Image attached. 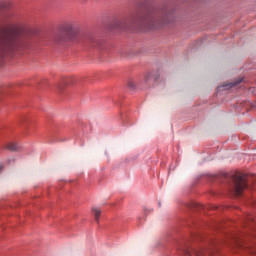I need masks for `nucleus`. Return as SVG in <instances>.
<instances>
[{"mask_svg": "<svg viewBox=\"0 0 256 256\" xmlns=\"http://www.w3.org/2000/svg\"><path fill=\"white\" fill-rule=\"evenodd\" d=\"M3 171V165H0V173Z\"/></svg>", "mask_w": 256, "mask_h": 256, "instance_id": "12", "label": "nucleus"}, {"mask_svg": "<svg viewBox=\"0 0 256 256\" xmlns=\"http://www.w3.org/2000/svg\"><path fill=\"white\" fill-rule=\"evenodd\" d=\"M21 45H23V34L20 29L10 28L0 32V57Z\"/></svg>", "mask_w": 256, "mask_h": 256, "instance_id": "2", "label": "nucleus"}, {"mask_svg": "<svg viewBox=\"0 0 256 256\" xmlns=\"http://www.w3.org/2000/svg\"><path fill=\"white\" fill-rule=\"evenodd\" d=\"M128 87H129V89H135V82L129 81L128 82Z\"/></svg>", "mask_w": 256, "mask_h": 256, "instance_id": "10", "label": "nucleus"}, {"mask_svg": "<svg viewBox=\"0 0 256 256\" xmlns=\"http://www.w3.org/2000/svg\"><path fill=\"white\" fill-rule=\"evenodd\" d=\"M217 245V242L215 240H210L209 246L207 248L201 249V250H193V252L189 250H185L184 253L186 256H208L212 255L213 248Z\"/></svg>", "mask_w": 256, "mask_h": 256, "instance_id": "5", "label": "nucleus"}, {"mask_svg": "<svg viewBox=\"0 0 256 256\" xmlns=\"http://www.w3.org/2000/svg\"><path fill=\"white\" fill-rule=\"evenodd\" d=\"M173 19V11L161 7H149L142 4L138 7L136 14L130 16L127 20L125 18L117 20L114 23V29H128L131 25H139L144 29H157L161 25L170 23Z\"/></svg>", "mask_w": 256, "mask_h": 256, "instance_id": "1", "label": "nucleus"}, {"mask_svg": "<svg viewBox=\"0 0 256 256\" xmlns=\"http://www.w3.org/2000/svg\"><path fill=\"white\" fill-rule=\"evenodd\" d=\"M89 41H90V43H92L94 45V47L96 46L95 41H97V40H95L94 38H90Z\"/></svg>", "mask_w": 256, "mask_h": 256, "instance_id": "11", "label": "nucleus"}, {"mask_svg": "<svg viewBox=\"0 0 256 256\" xmlns=\"http://www.w3.org/2000/svg\"><path fill=\"white\" fill-rule=\"evenodd\" d=\"M60 33L62 35L56 36V41H83L85 34L81 32V25L77 21L65 22L60 26Z\"/></svg>", "mask_w": 256, "mask_h": 256, "instance_id": "3", "label": "nucleus"}, {"mask_svg": "<svg viewBox=\"0 0 256 256\" xmlns=\"http://www.w3.org/2000/svg\"><path fill=\"white\" fill-rule=\"evenodd\" d=\"M232 191L237 196L241 195L247 189V178L245 175L236 174L233 178Z\"/></svg>", "mask_w": 256, "mask_h": 256, "instance_id": "4", "label": "nucleus"}, {"mask_svg": "<svg viewBox=\"0 0 256 256\" xmlns=\"http://www.w3.org/2000/svg\"><path fill=\"white\" fill-rule=\"evenodd\" d=\"M92 213L94 215V219L97 223H99V218L101 217V209L99 208H93Z\"/></svg>", "mask_w": 256, "mask_h": 256, "instance_id": "7", "label": "nucleus"}, {"mask_svg": "<svg viewBox=\"0 0 256 256\" xmlns=\"http://www.w3.org/2000/svg\"><path fill=\"white\" fill-rule=\"evenodd\" d=\"M158 79V76L157 75H154V74H147L146 77H145V83L148 87H153V84L156 83Z\"/></svg>", "mask_w": 256, "mask_h": 256, "instance_id": "6", "label": "nucleus"}, {"mask_svg": "<svg viewBox=\"0 0 256 256\" xmlns=\"http://www.w3.org/2000/svg\"><path fill=\"white\" fill-rule=\"evenodd\" d=\"M6 149H8L9 151H19V146L17 145V143L11 142L6 145Z\"/></svg>", "mask_w": 256, "mask_h": 256, "instance_id": "8", "label": "nucleus"}, {"mask_svg": "<svg viewBox=\"0 0 256 256\" xmlns=\"http://www.w3.org/2000/svg\"><path fill=\"white\" fill-rule=\"evenodd\" d=\"M243 82V78L239 79L238 81L236 82H231L230 84H227L225 87H235L236 85H239V83H242Z\"/></svg>", "mask_w": 256, "mask_h": 256, "instance_id": "9", "label": "nucleus"}]
</instances>
